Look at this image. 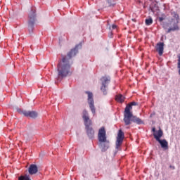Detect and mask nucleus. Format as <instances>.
<instances>
[{
  "mask_svg": "<svg viewBox=\"0 0 180 180\" xmlns=\"http://www.w3.org/2000/svg\"><path fill=\"white\" fill-rule=\"evenodd\" d=\"M158 141L160 144L162 148H163L164 150H168V141H167V140L159 139V141Z\"/></svg>",
  "mask_w": 180,
  "mask_h": 180,
  "instance_id": "nucleus-13",
  "label": "nucleus"
},
{
  "mask_svg": "<svg viewBox=\"0 0 180 180\" xmlns=\"http://www.w3.org/2000/svg\"><path fill=\"white\" fill-rule=\"evenodd\" d=\"M98 139L101 151H106L109 148V141L106 139V129L102 127L98 130Z\"/></svg>",
  "mask_w": 180,
  "mask_h": 180,
  "instance_id": "nucleus-3",
  "label": "nucleus"
},
{
  "mask_svg": "<svg viewBox=\"0 0 180 180\" xmlns=\"http://www.w3.org/2000/svg\"><path fill=\"white\" fill-rule=\"evenodd\" d=\"M115 101L120 103H122V102H124V96L122 94H118L115 96Z\"/></svg>",
  "mask_w": 180,
  "mask_h": 180,
  "instance_id": "nucleus-14",
  "label": "nucleus"
},
{
  "mask_svg": "<svg viewBox=\"0 0 180 180\" xmlns=\"http://www.w3.org/2000/svg\"><path fill=\"white\" fill-rule=\"evenodd\" d=\"M117 25H112V29H113V30L117 29Z\"/></svg>",
  "mask_w": 180,
  "mask_h": 180,
  "instance_id": "nucleus-20",
  "label": "nucleus"
},
{
  "mask_svg": "<svg viewBox=\"0 0 180 180\" xmlns=\"http://www.w3.org/2000/svg\"><path fill=\"white\" fill-rule=\"evenodd\" d=\"M78 47H79V45H77L68 53V58L67 56H63L62 60L58 62L57 70L58 77L59 78H65V77H68V75L71 74V65L70 64L69 60H71L72 57H75V56H77L78 53Z\"/></svg>",
  "mask_w": 180,
  "mask_h": 180,
  "instance_id": "nucleus-1",
  "label": "nucleus"
},
{
  "mask_svg": "<svg viewBox=\"0 0 180 180\" xmlns=\"http://www.w3.org/2000/svg\"><path fill=\"white\" fill-rule=\"evenodd\" d=\"M169 168H172V169H175V167L174 166H169Z\"/></svg>",
  "mask_w": 180,
  "mask_h": 180,
  "instance_id": "nucleus-23",
  "label": "nucleus"
},
{
  "mask_svg": "<svg viewBox=\"0 0 180 180\" xmlns=\"http://www.w3.org/2000/svg\"><path fill=\"white\" fill-rule=\"evenodd\" d=\"M28 30L30 33H33L34 22H36V9L32 8L28 15Z\"/></svg>",
  "mask_w": 180,
  "mask_h": 180,
  "instance_id": "nucleus-5",
  "label": "nucleus"
},
{
  "mask_svg": "<svg viewBox=\"0 0 180 180\" xmlns=\"http://www.w3.org/2000/svg\"><path fill=\"white\" fill-rule=\"evenodd\" d=\"M18 112H20V110H18Z\"/></svg>",
  "mask_w": 180,
  "mask_h": 180,
  "instance_id": "nucleus-24",
  "label": "nucleus"
},
{
  "mask_svg": "<svg viewBox=\"0 0 180 180\" xmlns=\"http://www.w3.org/2000/svg\"><path fill=\"white\" fill-rule=\"evenodd\" d=\"M145 23H146V26H150V25H153V18H149L146 19Z\"/></svg>",
  "mask_w": 180,
  "mask_h": 180,
  "instance_id": "nucleus-16",
  "label": "nucleus"
},
{
  "mask_svg": "<svg viewBox=\"0 0 180 180\" xmlns=\"http://www.w3.org/2000/svg\"><path fill=\"white\" fill-rule=\"evenodd\" d=\"M39 172V169L37 168V165H31L28 168V172L30 175H34V174H37Z\"/></svg>",
  "mask_w": 180,
  "mask_h": 180,
  "instance_id": "nucleus-10",
  "label": "nucleus"
},
{
  "mask_svg": "<svg viewBox=\"0 0 180 180\" xmlns=\"http://www.w3.org/2000/svg\"><path fill=\"white\" fill-rule=\"evenodd\" d=\"M18 180H32L30 179V176L28 175H25V176H20L18 177Z\"/></svg>",
  "mask_w": 180,
  "mask_h": 180,
  "instance_id": "nucleus-17",
  "label": "nucleus"
},
{
  "mask_svg": "<svg viewBox=\"0 0 180 180\" xmlns=\"http://www.w3.org/2000/svg\"><path fill=\"white\" fill-rule=\"evenodd\" d=\"M163 135H164V132L162 131V130L161 129H160L158 131H157L156 132H155L153 134V136L155 139L156 141L161 140V137Z\"/></svg>",
  "mask_w": 180,
  "mask_h": 180,
  "instance_id": "nucleus-12",
  "label": "nucleus"
},
{
  "mask_svg": "<svg viewBox=\"0 0 180 180\" xmlns=\"http://www.w3.org/2000/svg\"><path fill=\"white\" fill-rule=\"evenodd\" d=\"M83 120L84 121V126L86 129V133L89 139H94L95 136V131L92 128V120L89 119L88 116V111L84 110L83 111Z\"/></svg>",
  "mask_w": 180,
  "mask_h": 180,
  "instance_id": "nucleus-4",
  "label": "nucleus"
},
{
  "mask_svg": "<svg viewBox=\"0 0 180 180\" xmlns=\"http://www.w3.org/2000/svg\"><path fill=\"white\" fill-rule=\"evenodd\" d=\"M22 115L25 116L26 117H31V119H36L39 114L36 111H22Z\"/></svg>",
  "mask_w": 180,
  "mask_h": 180,
  "instance_id": "nucleus-9",
  "label": "nucleus"
},
{
  "mask_svg": "<svg viewBox=\"0 0 180 180\" xmlns=\"http://www.w3.org/2000/svg\"><path fill=\"white\" fill-rule=\"evenodd\" d=\"M156 51H158L159 56L164 54V44L163 42H159L156 45Z\"/></svg>",
  "mask_w": 180,
  "mask_h": 180,
  "instance_id": "nucleus-11",
  "label": "nucleus"
},
{
  "mask_svg": "<svg viewBox=\"0 0 180 180\" xmlns=\"http://www.w3.org/2000/svg\"><path fill=\"white\" fill-rule=\"evenodd\" d=\"M102 86L101 87V91H102L103 95H107L108 92L106 91V86L109 82H110V77L104 76L101 78Z\"/></svg>",
  "mask_w": 180,
  "mask_h": 180,
  "instance_id": "nucleus-6",
  "label": "nucleus"
},
{
  "mask_svg": "<svg viewBox=\"0 0 180 180\" xmlns=\"http://www.w3.org/2000/svg\"><path fill=\"white\" fill-rule=\"evenodd\" d=\"M177 65H178V68L179 69V74L180 75V56H179Z\"/></svg>",
  "mask_w": 180,
  "mask_h": 180,
  "instance_id": "nucleus-18",
  "label": "nucleus"
},
{
  "mask_svg": "<svg viewBox=\"0 0 180 180\" xmlns=\"http://www.w3.org/2000/svg\"><path fill=\"white\" fill-rule=\"evenodd\" d=\"M164 19H165V18H164V17H159L158 18L159 22H162V20H164Z\"/></svg>",
  "mask_w": 180,
  "mask_h": 180,
  "instance_id": "nucleus-19",
  "label": "nucleus"
},
{
  "mask_svg": "<svg viewBox=\"0 0 180 180\" xmlns=\"http://www.w3.org/2000/svg\"><path fill=\"white\" fill-rule=\"evenodd\" d=\"M152 131H153V133H156V132H157V131H155V128H154V127L152 129Z\"/></svg>",
  "mask_w": 180,
  "mask_h": 180,
  "instance_id": "nucleus-21",
  "label": "nucleus"
},
{
  "mask_svg": "<svg viewBox=\"0 0 180 180\" xmlns=\"http://www.w3.org/2000/svg\"><path fill=\"white\" fill-rule=\"evenodd\" d=\"M137 102L134 101L126 106L123 119L126 126L131 124V122L136 123V124H143V120L138 117L133 115V112L130 111L133 109L132 106H137Z\"/></svg>",
  "mask_w": 180,
  "mask_h": 180,
  "instance_id": "nucleus-2",
  "label": "nucleus"
},
{
  "mask_svg": "<svg viewBox=\"0 0 180 180\" xmlns=\"http://www.w3.org/2000/svg\"><path fill=\"white\" fill-rule=\"evenodd\" d=\"M174 14L175 18H178V14H176V13L174 12Z\"/></svg>",
  "mask_w": 180,
  "mask_h": 180,
  "instance_id": "nucleus-22",
  "label": "nucleus"
},
{
  "mask_svg": "<svg viewBox=\"0 0 180 180\" xmlns=\"http://www.w3.org/2000/svg\"><path fill=\"white\" fill-rule=\"evenodd\" d=\"M86 94L88 95V102L91 111L92 112L93 115H95L96 109L95 108L94 98H92L94 95L89 91H86Z\"/></svg>",
  "mask_w": 180,
  "mask_h": 180,
  "instance_id": "nucleus-7",
  "label": "nucleus"
},
{
  "mask_svg": "<svg viewBox=\"0 0 180 180\" xmlns=\"http://www.w3.org/2000/svg\"><path fill=\"white\" fill-rule=\"evenodd\" d=\"M175 30H179V27H178V24H175L173 27L169 28L167 30V33H170V32H175Z\"/></svg>",
  "mask_w": 180,
  "mask_h": 180,
  "instance_id": "nucleus-15",
  "label": "nucleus"
},
{
  "mask_svg": "<svg viewBox=\"0 0 180 180\" xmlns=\"http://www.w3.org/2000/svg\"><path fill=\"white\" fill-rule=\"evenodd\" d=\"M124 139V133L122 131V129L118 131L117 141H116V148H119L122 144H123V140Z\"/></svg>",
  "mask_w": 180,
  "mask_h": 180,
  "instance_id": "nucleus-8",
  "label": "nucleus"
}]
</instances>
